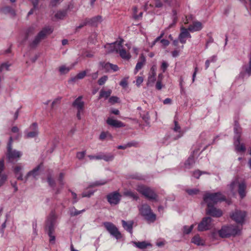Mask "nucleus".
<instances>
[{
  "label": "nucleus",
  "instance_id": "nucleus-18",
  "mask_svg": "<svg viewBox=\"0 0 251 251\" xmlns=\"http://www.w3.org/2000/svg\"><path fill=\"white\" fill-rule=\"evenodd\" d=\"M40 168L41 165H39L36 167L32 170L28 172L25 177V181L26 182L28 178L30 176H32L33 178L36 179L37 176H38L40 174Z\"/></svg>",
  "mask_w": 251,
  "mask_h": 251
},
{
  "label": "nucleus",
  "instance_id": "nucleus-4",
  "mask_svg": "<svg viewBox=\"0 0 251 251\" xmlns=\"http://www.w3.org/2000/svg\"><path fill=\"white\" fill-rule=\"evenodd\" d=\"M234 132L235 133L234 144L236 151L238 152H244L246 151V148L243 144H240V143L242 129L237 123L235 124Z\"/></svg>",
  "mask_w": 251,
  "mask_h": 251
},
{
  "label": "nucleus",
  "instance_id": "nucleus-8",
  "mask_svg": "<svg viewBox=\"0 0 251 251\" xmlns=\"http://www.w3.org/2000/svg\"><path fill=\"white\" fill-rule=\"evenodd\" d=\"M12 142V138L10 137L9 142L7 145V152L6 154L8 160L10 162L18 160L22 155V153L20 151L15 150H12L11 148Z\"/></svg>",
  "mask_w": 251,
  "mask_h": 251
},
{
  "label": "nucleus",
  "instance_id": "nucleus-10",
  "mask_svg": "<svg viewBox=\"0 0 251 251\" xmlns=\"http://www.w3.org/2000/svg\"><path fill=\"white\" fill-rule=\"evenodd\" d=\"M236 187L238 188V193L241 198H243L246 195L245 189L246 186L244 182L240 183L237 179L233 181L230 185V188L232 191H233Z\"/></svg>",
  "mask_w": 251,
  "mask_h": 251
},
{
  "label": "nucleus",
  "instance_id": "nucleus-51",
  "mask_svg": "<svg viewBox=\"0 0 251 251\" xmlns=\"http://www.w3.org/2000/svg\"><path fill=\"white\" fill-rule=\"evenodd\" d=\"M144 80V78L142 76H137L136 80V85L137 87H140Z\"/></svg>",
  "mask_w": 251,
  "mask_h": 251
},
{
  "label": "nucleus",
  "instance_id": "nucleus-23",
  "mask_svg": "<svg viewBox=\"0 0 251 251\" xmlns=\"http://www.w3.org/2000/svg\"><path fill=\"white\" fill-rule=\"evenodd\" d=\"M202 28V24L198 21L193 22L192 25H189L188 29L191 32H195L201 30Z\"/></svg>",
  "mask_w": 251,
  "mask_h": 251
},
{
  "label": "nucleus",
  "instance_id": "nucleus-29",
  "mask_svg": "<svg viewBox=\"0 0 251 251\" xmlns=\"http://www.w3.org/2000/svg\"><path fill=\"white\" fill-rule=\"evenodd\" d=\"M124 195L132 198L135 200H137L139 198L137 194L129 190H125L124 192Z\"/></svg>",
  "mask_w": 251,
  "mask_h": 251
},
{
  "label": "nucleus",
  "instance_id": "nucleus-6",
  "mask_svg": "<svg viewBox=\"0 0 251 251\" xmlns=\"http://www.w3.org/2000/svg\"><path fill=\"white\" fill-rule=\"evenodd\" d=\"M52 31L53 29L49 26L43 28L35 37L34 40L31 42L30 45L31 47H36L42 40L44 39L48 35L51 34Z\"/></svg>",
  "mask_w": 251,
  "mask_h": 251
},
{
  "label": "nucleus",
  "instance_id": "nucleus-39",
  "mask_svg": "<svg viewBox=\"0 0 251 251\" xmlns=\"http://www.w3.org/2000/svg\"><path fill=\"white\" fill-rule=\"evenodd\" d=\"M1 11L3 13L7 14V13H10L12 15H15V12L12 9V8L9 6H5L4 7H3L1 9Z\"/></svg>",
  "mask_w": 251,
  "mask_h": 251
},
{
  "label": "nucleus",
  "instance_id": "nucleus-30",
  "mask_svg": "<svg viewBox=\"0 0 251 251\" xmlns=\"http://www.w3.org/2000/svg\"><path fill=\"white\" fill-rule=\"evenodd\" d=\"M191 242L198 246L203 245L204 243L203 240H202L198 235H195L194 237H193Z\"/></svg>",
  "mask_w": 251,
  "mask_h": 251
},
{
  "label": "nucleus",
  "instance_id": "nucleus-53",
  "mask_svg": "<svg viewBox=\"0 0 251 251\" xmlns=\"http://www.w3.org/2000/svg\"><path fill=\"white\" fill-rule=\"evenodd\" d=\"M85 154H86V151H79V152H78L76 153V157L78 159L81 160V159H82L84 158V157L85 156Z\"/></svg>",
  "mask_w": 251,
  "mask_h": 251
},
{
  "label": "nucleus",
  "instance_id": "nucleus-64",
  "mask_svg": "<svg viewBox=\"0 0 251 251\" xmlns=\"http://www.w3.org/2000/svg\"><path fill=\"white\" fill-rule=\"evenodd\" d=\"M202 173L201 172L198 170L193 172V176L196 178H199Z\"/></svg>",
  "mask_w": 251,
  "mask_h": 251
},
{
  "label": "nucleus",
  "instance_id": "nucleus-33",
  "mask_svg": "<svg viewBox=\"0 0 251 251\" xmlns=\"http://www.w3.org/2000/svg\"><path fill=\"white\" fill-rule=\"evenodd\" d=\"M173 22L169 25L168 26L167 29H170L174 26L177 21V12L176 10H173Z\"/></svg>",
  "mask_w": 251,
  "mask_h": 251
},
{
  "label": "nucleus",
  "instance_id": "nucleus-20",
  "mask_svg": "<svg viewBox=\"0 0 251 251\" xmlns=\"http://www.w3.org/2000/svg\"><path fill=\"white\" fill-rule=\"evenodd\" d=\"M173 129L174 131L178 133V134L174 138L175 140L178 139L181 137L184 134V132L181 129L180 126L176 121H174V127L173 128Z\"/></svg>",
  "mask_w": 251,
  "mask_h": 251
},
{
  "label": "nucleus",
  "instance_id": "nucleus-1",
  "mask_svg": "<svg viewBox=\"0 0 251 251\" xmlns=\"http://www.w3.org/2000/svg\"><path fill=\"white\" fill-rule=\"evenodd\" d=\"M240 232V229L236 226L226 225L223 226L221 229L214 230L211 232V236L217 239L219 236L222 238H227L231 236H235Z\"/></svg>",
  "mask_w": 251,
  "mask_h": 251
},
{
  "label": "nucleus",
  "instance_id": "nucleus-12",
  "mask_svg": "<svg viewBox=\"0 0 251 251\" xmlns=\"http://www.w3.org/2000/svg\"><path fill=\"white\" fill-rule=\"evenodd\" d=\"M212 219L209 217L203 218L198 225V230L200 231L209 230L212 227Z\"/></svg>",
  "mask_w": 251,
  "mask_h": 251
},
{
  "label": "nucleus",
  "instance_id": "nucleus-2",
  "mask_svg": "<svg viewBox=\"0 0 251 251\" xmlns=\"http://www.w3.org/2000/svg\"><path fill=\"white\" fill-rule=\"evenodd\" d=\"M56 216L53 212H51L47 218L46 225V230L48 232V235L50 237V242L51 243H54L55 237L53 235L56 224Z\"/></svg>",
  "mask_w": 251,
  "mask_h": 251
},
{
  "label": "nucleus",
  "instance_id": "nucleus-48",
  "mask_svg": "<svg viewBox=\"0 0 251 251\" xmlns=\"http://www.w3.org/2000/svg\"><path fill=\"white\" fill-rule=\"evenodd\" d=\"M107 79H108L107 76L104 75V76H102L101 77H100L98 80V83L100 85H102L105 83V82L107 81Z\"/></svg>",
  "mask_w": 251,
  "mask_h": 251
},
{
  "label": "nucleus",
  "instance_id": "nucleus-56",
  "mask_svg": "<svg viewBox=\"0 0 251 251\" xmlns=\"http://www.w3.org/2000/svg\"><path fill=\"white\" fill-rule=\"evenodd\" d=\"M88 157L90 160H94V159L100 160V159H101L100 154H99L97 155H88Z\"/></svg>",
  "mask_w": 251,
  "mask_h": 251
},
{
  "label": "nucleus",
  "instance_id": "nucleus-43",
  "mask_svg": "<svg viewBox=\"0 0 251 251\" xmlns=\"http://www.w3.org/2000/svg\"><path fill=\"white\" fill-rule=\"evenodd\" d=\"M155 80H156V77L152 76L151 75H149L148 78V81L147 83V85L148 86H151L153 83H154Z\"/></svg>",
  "mask_w": 251,
  "mask_h": 251
},
{
  "label": "nucleus",
  "instance_id": "nucleus-45",
  "mask_svg": "<svg viewBox=\"0 0 251 251\" xmlns=\"http://www.w3.org/2000/svg\"><path fill=\"white\" fill-rule=\"evenodd\" d=\"M186 191L189 195L193 196L197 194L199 192V190L194 188L192 189H187Z\"/></svg>",
  "mask_w": 251,
  "mask_h": 251
},
{
  "label": "nucleus",
  "instance_id": "nucleus-28",
  "mask_svg": "<svg viewBox=\"0 0 251 251\" xmlns=\"http://www.w3.org/2000/svg\"><path fill=\"white\" fill-rule=\"evenodd\" d=\"M89 71L87 70L79 73L78 74H77L76 76L72 78L70 81L72 82H75L77 79H81L83 78L86 75V74Z\"/></svg>",
  "mask_w": 251,
  "mask_h": 251
},
{
  "label": "nucleus",
  "instance_id": "nucleus-63",
  "mask_svg": "<svg viewBox=\"0 0 251 251\" xmlns=\"http://www.w3.org/2000/svg\"><path fill=\"white\" fill-rule=\"evenodd\" d=\"M155 87L157 90H161L163 87V85L162 84V81H161L160 80H158L156 83Z\"/></svg>",
  "mask_w": 251,
  "mask_h": 251
},
{
  "label": "nucleus",
  "instance_id": "nucleus-57",
  "mask_svg": "<svg viewBox=\"0 0 251 251\" xmlns=\"http://www.w3.org/2000/svg\"><path fill=\"white\" fill-rule=\"evenodd\" d=\"M155 7L156 8H162L163 6V3L161 0H155Z\"/></svg>",
  "mask_w": 251,
  "mask_h": 251
},
{
  "label": "nucleus",
  "instance_id": "nucleus-58",
  "mask_svg": "<svg viewBox=\"0 0 251 251\" xmlns=\"http://www.w3.org/2000/svg\"><path fill=\"white\" fill-rule=\"evenodd\" d=\"M7 179V176L6 175H2L0 178V187L2 186Z\"/></svg>",
  "mask_w": 251,
  "mask_h": 251
},
{
  "label": "nucleus",
  "instance_id": "nucleus-47",
  "mask_svg": "<svg viewBox=\"0 0 251 251\" xmlns=\"http://www.w3.org/2000/svg\"><path fill=\"white\" fill-rule=\"evenodd\" d=\"M107 136H110L111 134L108 132H102L100 135V139L103 140L107 138Z\"/></svg>",
  "mask_w": 251,
  "mask_h": 251
},
{
  "label": "nucleus",
  "instance_id": "nucleus-41",
  "mask_svg": "<svg viewBox=\"0 0 251 251\" xmlns=\"http://www.w3.org/2000/svg\"><path fill=\"white\" fill-rule=\"evenodd\" d=\"M107 183V181L105 180H100L99 181H96L94 182H93L90 185V187H95V186H98L100 185H103Z\"/></svg>",
  "mask_w": 251,
  "mask_h": 251
},
{
  "label": "nucleus",
  "instance_id": "nucleus-21",
  "mask_svg": "<svg viewBox=\"0 0 251 251\" xmlns=\"http://www.w3.org/2000/svg\"><path fill=\"white\" fill-rule=\"evenodd\" d=\"M82 97L79 96L73 103V106L77 110H83L84 103L82 100Z\"/></svg>",
  "mask_w": 251,
  "mask_h": 251
},
{
  "label": "nucleus",
  "instance_id": "nucleus-36",
  "mask_svg": "<svg viewBox=\"0 0 251 251\" xmlns=\"http://www.w3.org/2000/svg\"><path fill=\"white\" fill-rule=\"evenodd\" d=\"M164 3H166L169 6H174L175 7H178L179 6L178 0H163Z\"/></svg>",
  "mask_w": 251,
  "mask_h": 251
},
{
  "label": "nucleus",
  "instance_id": "nucleus-40",
  "mask_svg": "<svg viewBox=\"0 0 251 251\" xmlns=\"http://www.w3.org/2000/svg\"><path fill=\"white\" fill-rule=\"evenodd\" d=\"M141 116L143 120L147 124L150 123V116L148 112H143V113H141Z\"/></svg>",
  "mask_w": 251,
  "mask_h": 251
},
{
  "label": "nucleus",
  "instance_id": "nucleus-25",
  "mask_svg": "<svg viewBox=\"0 0 251 251\" xmlns=\"http://www.w3.org/2000/svg\"><path fill=\"white\" fill-rule=\"evenodd\" d=\"M140 60L139 61L136 65L134 70L135 74H136L137 72L139 71V70L142 69V68L143 67L145 63L146 58L143 55H141V56L140 57Z\"/></svg>",
  "mask_w": 251,
  "mask_h": 251
},
{
  "label": "nucleus",
  "instance_id": "nucleus-15",
  "mask_svg": "<svg viewBox=\"0 0 251 251\" xmlns=\"http://www.w3.org/2000/svg\"><path fill=\"white\" fill-rule=\"evenodd\" d=\"M123 40H122L119 42H116L112 44H108L105 46L106 49V51L107 53L116 52L118 53V50H120L121 44H122Z\"/></svg>",
  "mask_w": 251,
  "mask_h": 251
},
{
  "label": "nucleus",
  "instance_id": "nucleus-34",
  "mask_svg": "<svg viewBox=\"0 0 251 251\" xmlns=\"http://www.w3.org/2000/svg\"><path fill=\"white\" fill-rule=\"evenodd\" d=\"M85 211V209H82L81 210H77L74 207H72L70 209V214L71 216H75L79 214L82 213L83 212Z\"/></svg>",
  "mask_w": 251,
  "mask_h": 251
},
{
  "label": "nucleus",
  "instance_id": "nucleus-37",
  "mask_svg": "<svg viewBox=\"0 0 251 251\" xmlns=\"http://www.w3.org/2000/svg\"><path fill=\"white\" fill-rule=\"evenodd\" d=\"M245 73L248 75H251V54L249 55V62L248 66L244 67Z\"/></svg>",
  "mask_w": 251,
  "mask_h": 251
},
{
  "label": "nucleus",
  "instance_id": "nucleus-38",
  "mask_svg": "<svg viewBox=\"0 0 251 251\" xmlns=\"http://www.w3.org/2000/svg\"><path fill=\"white\" fill-rule=\"evenodd\" d=\"M71 70V68L65 65H62L59 68V71L61 74H66Z\"/></svg>",
  "mask_w": 251,
  "mask_h": 251
},
{
  "label": "nucleus",
  "instance_id": "nucleus-9",
  "mask_svg": "<svg viewBox=\"0 0 251 251\" xmlns=\"http://www.w3.org/2000/svg\"><path fill=\"white\" fill-rule=\"evenodd\" d=\"M39 133L38 124L33 123L25 131V137L26 139L36 137L38 136Z\"/></svg>",
  "mask_w": 251,
  "mask_h": 251
},
{
  "label": "nucleus",
  "instance_id": "nucleus-61",
  "mask_svg": "<svg viewBox=\"0 0 251 251\" xmlns=\"http://www.w3.org/2000/svg\"><path fill=\"white\" fill-rule=\"evenodd\" d=\"M94 191H89L88 192H83L82 194V197H90L94 194Z\"/></svg>",
  "mask_w": 251,
  "mask_h": 251
},
{
  "label": "nucleus",
  "instance_id": "nucleus-59",
  "mask_svg": "<svg viewBox=\"0 0 251 251\" xmlns=\"http://www.w3.org/2000/svg\"><path fill=\"white\" fill-rule=\"evenodd\" d=\"M86 25H89L88 23V22H87V18L85 19V20H84V21H83L79 24V25L78 26H77V28H81L82 27H83L84 26Z\"/></svg>",
  "mask_w": 251,
  "mask_h": 251
},
{
  "label": "nucleus",
  "instance_id": "nucleus-52",
  "mask_svg": "<svg viewBox=\"0 0 251 251\" xmlns=\"http://www.w3.org/2000/svg\"><path fill=\"white\" fill-rule=\"evenodd\" d=\"M168 66H169V64L167 62L163 61L162 62V64L161 65V69L162 70V72L163 73H164L166 71Z\"/></svg>",
  "mask_w": 251,
  "mask_h": 251
},
{
  "label": "nucleus",
  "instance_id": "nucleus-19",
  "mask_svg": "<svg viewBox=\"0 0 251 251\" xmlns=\"http://www.w3.org/2000/svg\"><path fill=\"white\" fill-rule=\"evenodd\" d=\"M106 122L109 126L117 128L124 127L125 126V125L121 121L113 119L111 118H108L107 119Z\"/></svg>",
  "mask_w": 251,
  "mask_h": 251
},
{
  "label": "nucleus",
  "instance_id": "nucleus-32",
  "mask_svg": "<svg viewBox=\"0 0 251 251\" xmlns=\"http://www.w3.org/2000/svg\"><path fill=\"white\" fill-rule=\"evenodd\" d=\"M112 91L111 90H108L107 91H104L101 90L100 92V96L99 99H100L102 98L107 99L111 94Z\"/></svg>",
  "mask_w": 251,
  "mask_h": 251
},
{
  "label": "nucleus",
  "instance_id": "nucleus-7",
  "mask_svg": "<svg viewBox=\"0 0 251 251\" xmlns=\"http://www.w3.org/2000/svg\"><path fill=\"white\" fill-rule=\"evenodd\" d=\"M136 190L149 200H156L157 195L150 187L144 185H138Z\"/></svg>",
  "mask_w": 251,
  "mask_h": 251
},
{
  "label": "nucleus",
  "instance_id": "nucleus-44",
  "mask_svg": "<svg viewBox=\"0 0 251 251\" xmlns=\"http://www.w3.org/2000/svg\"><path fill=\"white\" fill-rule=\"evenodd\" d=\"M105 68H110L111 69L113 70L114 72H116L119 70V67L117 65L112 64L109 63H107L105 64Z\"/></svg>",
  "mask_w": 251,
  "mask_h": 251
},
{
  "label": "nucleus",
  "instance_id": "nucleus-17",
  "mask_svg": "<svg viewBox=\"0 0 251 251\" xmlns=\"http://www.w3.org/2000/svg\"><path fill=\"white\" fill-rule=\"evenodd\" d=\"M188 30V29L185 27H182L181 28V32L178 36L179 40L181 43L185 44L186 42V39L191 37Z\"/></svg>",
  "mask_w": 251,
  "mask_h": 251
},
{
  "label": "nucleus",
  "instance_id": "nucleus-31",
  "mask_svg": "<svg viewBox=\"0 0 251 251\" xmlns=\"http://www.w3.org/2000/svg\"><path fill=\"white\" fill-rule=\"evenodd\" d=\"M194 164V157L193 156H190L185 163V167L186 169H190Z\"/></svg>",
  "mask_w": 251,
  "mask_h": 251
},
{
  "label": "nucleus",
  "instance_id": "nucleus-16",
  "mask_svg": "<svg viewBox=\"0 0 251 251\" xmlns=\"http://www.w3.org/2000/svg\"><path fill=\"white\" fill-rule=\"evenodd\" d=\"M206 213L207 215L216 218L220 217L223 215L222 211L214 205L207 206Z\"/></svg>",
  "mask_w": 251,
  "mask_h": 251
},
{
  "label": "nucleus",
  "instance_id": "nucleus-35",
  "mask_svg": "<svg viewBox=\"0 0 251 251\" xmlns=\"http://www.w3.org/2000/svg\"><path fill=\"white\" fill-rule=\"evenodd\" d=\"M101 159H103L105 161H110L113 160L114 155L111 153L103 154L100 153Z\"/></svg>",
  "mask_w": 251,
  "mask_h": 251
},
{
  "label": "nucleus",
  "instance_id": "nucleus-50",
  "mask_svg": "<svg viewBox=\"0 0 251 251\" xmlns=\"http://www.w3.org/2000/svg\"><path fill=\"white\" fill-rule=\"evenodd\" d=\"M134 145V144L132 143H128L126 145H119L117 147V148L118 149L120 150H125L126 149L127 147H130L131 146H133Z\"/></svg>",
  "mask_w": 251,
  "mask_h": 251
},
{
  "label": "nucleus",
  "instance_id": "nucleus-22",
  "mask_svg": "<svg viewBox=\"0 0 251 251\" xmlns=\"http://www.w3.org/2000/svg\"><path fill=\"white\" fill-rule=\"evenodd\" d=\"M120 47V50H118V53H119L121 57L124 60H128L130 59L131 58L130 54L123 48L122 44H121Z\"/></svg>",
  "mask_w": 251,
  "mask_h": 251
},
{
  "label": "nucleus",
  "instance_id": "nucleus-13",
  "mask_svg": "<svg viewBox=\"0 0 251 251\" xmlns=\"http://www.w3.org/2000/svg\"><path fill=\"white\" fill-rule=\"evenodd\" d=\"M246 216V213L244 211L236 210L231 215V218L239 224H243Z\"/></svg>",
  "mask_w": 251,
  "mask_h": 251
},
{
  "label": "nucleus",
  "instance_id": "nucleus-24",
  "mask_svg": "<svg viewBox=\"0 0 251 251\" xmlns=\"http://www.w3.org/2000/svg\"><path fill=\"white\" fill-rule=\"evenodd\" d=\"M89 25L97 26L102 21V18L100 16H97L92 18H87Z\"/></svg>",
  "mask_w": 251,
  "mask_h": 251
},
{
  "label": "nucleus",
  "instance_id": "nucleus-62",
  "mask_svg": "<svg viewBox=\"0 0 251 251\" xmlns=\"http://www.w3.org/2000/svg\"><path fill=\"white\" fill-rule=\"evenodd\" d=\"M71 193H72V197H73V203H76L78 199H77V195L75 193L73 192V191H71Z\"/></svg>",
  "mask_w": 251,
  "mask_h": 251
},
{
  "label": "nucleus",
  "instance_id": "nucleus-11",
  "mask_svg": "<svg viewBox=\"0 0 251 251\" xmlns=\"http://www.w3.org/2000/svg\"><path fill=\"white\" fill-rule=\"evenodd\" d=\"M103 225L108 232L117 239L122 238V235L117 227L112 223L104 222Z\"/></svg>",
  "mask_w": 251,
  "mask_h": 251
},
{
  "label": "nucleus",
  "instance_id": "nucleus-5",
  "mask_svg": "<svg viewBox=\"0 0 251 251\" xmlns=\"http://www.w3.org/2000/svg\"><path fill=\"white\" fill-rule=\"evenodd\" d=\"M139 210L140 214L149 223L154 222L156 220V215L153 213L150 206L147 204H142Z\"/></svg>",
  "mask_w": 251,
  "mask_h": 251
},
{
  "label": "nucleus",
  "instance_id": "nucleus-42",
  "mask_svg": "<svg viewBox=\"0 0 251 251\" xmlns=\"http://www.w3.org/2000/svg\"><path fill=\"white\" fill-rule=\"evenodd\" d=\"M194 226V225H192L190 226H184L183 227V233L184 234H186L190 233L193 230Z\"/></svg>",
  "mask_w": 251,
  "mask_h": 251
},
{
  "label": "nucleus",
  "instance_id": "nucleus-49",
  "mask_svg": "<svg viewBox=\"0 0 251 251\" xmlns=\"http://www.w3.org/2000/svg\"><path fill=\"white\" fill-rule=\"evenodd\" d=\"M23 167L20 165H17L14 168V173L15 176H17L19 172H21V171L23 170Z\"/></svg>",
  "mask_w": 251,
  "mask_h": 251
},
{
  "label": "nucleus",
  "instance_id": "nucleus-14",
  "mask_svg": "<svg viewBox=\"0 0 251 251\" xmlns=\"http://www.w3.org/2000/svg\"><path fill=\"white\" fill-rule=\"evenodd\" d=\"M121 198V195L118 191H114L107 195V201L111 205L118 204Z\"/></svg>",
  "mask_w": 251,
  "mask_h": 251
},
{
  "label": "nucleus",
  "instance_id": "nucleus-26",
  "mask_svg": "<svg viewBox=\"0 0 251 251\" xmlns=\"http://www.w3.org/2000/svg\"><path fill=\"white\" fill-rule=\"evenodd\" d=\"M122 223L124 229L132 234L133 222L132 221L126 222L122 220Z\"/></svg>",
  "mask_w": 251,
  "mask_h": 251
},
{
  "label": "nucleus",
  "instance_id": "nucleus-3",
  "mask_svg": "<svg viewBox=\"0 0 251 251\" xmlns=\"http://www.w3.org/2000/svg\"><path fill=\"white\" fill-rule=\"evenodd\" d=\"M203 201L207 204V206L214 205L217 202L224 201L225 198L219 192L210 193H206L203 196Z\"/></svg>",
  "mask_w": 251,
  "mask_h": 251
},
{
  "label": "nucleus",
  "instance_id": "nucleus-60",
  "mask_svg": "<svg viewBox=\"0 0 251 251\" xmlns=\"http://www.w3.org/2000/svg\"><path fill=\"white\" fill-rule=\"evenodd\" d=\"M48 182L49 184L51 186L53 187L54 186L55 182L54 180L51 178L50 176H49L48 177Z\"/></svg>",
  "mask_w": 251,
  "mask_h": 251
},
{
  "label": "nucleus",
  "instance_id": "nucleus-27",
  "mask_svg": "<svg viewBox=\"0 0 251 251\" xmlns=\"http://www.w3.org/2000/svg\"><path fill=\"white\" fill-rule=\"evenodd\" d=\"M132 243L134 246L140 249H144L148 246H151L150 243H147L146 241L132 242Z\"/></svg>",
  "mask_w": 251,
  "mask_h": 251
},
{
  "label": "nucleus",
  "instance_id": "nucleus-46",
  "mask_svg": "<svg viewBox=\"0 0 251 251\" xmlns=\"http://www.w3.org/2000/svg\"><path fill=\"white\" fill-rule=\"evenodd\" d=\"M66 13L65 11H59L56 13L55 16L56 18L62 19L66 16Z\"/></svg>",
  "mask_w": 251,
  "mask_h": 251
},
{
  "label": "nucleus",
  "instance_id": "nucleus-54",
  "mask_svg": "<svg viewBox=\"0 0 251 251\" xmlns=\"http://www.w3.org/2000/svg\"><path fill=\"white\" fill-rule=\"evenodd\" d=\"M64 175H65V174L63 173H61L59 174L58 181H59V184L61 186V187H62L63 185L64 184V181H63V177L64 176Z\"/></svg>",
  "mask_w": 251,
  "mask_h": 251
},
{
  "label": "nucleus",
  "instance_id": "nucleus-55",
  "mask_svg": "<svg viewBox=\"0 0 251 251\" xmlns=\"http://www.w3.org/2000/svg\"><path fill=\"white\" fill-rule=\"evenodd\" d=\"M119 98L116 96H112L109 99V102L111 104H114L118 101Z\"/></svg>",
  "mask_w": 251,
  "mask_h": 251
}]
</instances>
